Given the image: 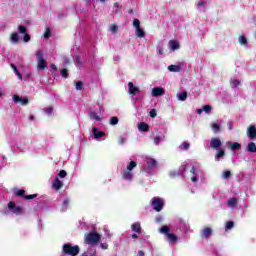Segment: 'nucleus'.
Returning <instances> with one entry per match:
<instances>
[{
	"label": "nucleus",
	"instance_id": "18",
	"mask_svg": "<svg viewBox=\"0 0 256 256\" xmlns=\"http://www.w3.org/2000/svg\"><path fill=\"white\" fill-rule=\"evenodd\" d=\"M122 178L125 179V181H133V172L126 170L122 173Z\"/></svg>",
	"mask_w": 256,
	"mask_h": 256
},
{
	"label": "nucleus",
	"instance_id": "29",
	"mask_svg": "<svg viewBox=\"0 0 256 256\" xmlns=\"http://www.w3.org/2000/svg\"><path fill=\"white\" fill-rule=\"evenodd\" d=\"M11 42L12 43H19V34L17 32H13L11 34Z\"/></svg>",
	"mask_w": 256,
	"mask_h": 256
},
{
	"label": "nucleus",
	"instance_id": "42",
	"mask_svg": "<svg viewBox=\"0 0 256 256\" xmlns=\"http://www.w3.org/2000/svg\"><path fill=\"white\" fill-rule=\"evenodd\" d=\"M76 90L83 91V83L81 81L76 82Z\"/></svg>",
	"mask_w": 256,
	"mask_h": 256
},
{
	"label": "nucleus",
	"instance_id": "3",
	"mask_svg": "<svg viewBox=\"0 0 256 256\" xmlns=\"http://www.w3.org/2000/svg\"><path fill=\"white\" fill-rule=\"evenodd\" d=\"M169 231H171V228H169V226H162L160 228V233H162V235H166L169 243H177V239H178L177 235L173 233H169Z\"/></svg>",
	"mask_w": 256,
	"mask_h": 256
},
{
	"label": "nucleus",
	"instance_id": "49",
	"mask_svg": "<svg viewBox=\"0 0 256 256\" xmlns=\"http://www.w3.org/2000/svg\"><path fill=\"white\" fill-rule=\"evenodd\" d=\"M198 7H207V2L203 0L198 1Z\"/></svg>",
	"mask_w": 256,
	"mask_h": 256
},
{
	"label": "nucleus",
	"instance_id": "37",
	"mask_svg": "<svg viewBox=\"0 0 256 256\" xmlns=\"http://www.w3.org/2000/svg\"><path fill=\"white\" fill-rule=\"evenodd\" d=\"M18 32L21 33L22 35L27 34V27L22 25L18 26Z\"/></svg>",
	"mask_w": 256,
	"mask_h": 256
},
{
	"label": "nucleus",
	"instance_id": "54",
	"mask_svg": "<svg viewBox=\"0 0 256 256\" xmlns=\"http://www.w3.org/2000/svg\"><path fill=\"white\" fill-rule=\"evenodd\" d=\"M118 143H119L120 145H123V143H125V138L120 137L119 140H118Z\"/></svg>",
	"mask_w": 256,
	"mask_h": 256
},
{
	"label": "nucleus",
	"instance_id": "50",
	"mask_svg": "<svg viewBox=\"0 0 256 256\" xmlns=\"http://www.w3.org/2000/svg\"><path fill=\"white\" fill-rule=\"evenodd\" d=\"M161 139H162L161 136H156V137L154 138V143H155V145H159Z\"/></svg>",
	"mask_w": 256,
	"mask_h": 256
},
{
	"label": "nucleus",
	"instance_id": "6",
	"mask_svg": "<svg viewBox=\"0 0 256 256\" xmlns=\"http://www.w3.org/2000/svg\"><path fill=\"white\" fill-rule=\"evenodd\" d=\"M163 199L159 198V197H154L152 199V207L154 209V211H156L157 213H160V211H163Z\"/></svg>",
	"mask_w": 256,
	"mask_h": 256
},
{
	"label": "nucleus",
	"instance_id": "46",
	"mask_svg": "<svg viewBox=\"0 0 256 256\" xmlns=\"http://www.w3.org/2000/svg\"><path fill=\"white\" fill-rule=\"evenodd\" d=\"M23 41H24V43H29V41H31V35H29L27 33L24 34Z\"/></svg>",
	"mask_w": 256,
	"mask_h": 256
},
{
	"label": "nucleus",
	"instance_id": "41",
	"mask_svg": "<svg viewBox=\"0 0 256 256\" xmlns=\"http://www.w3.org/2000/svg\"><path fill=\"white\" fill-rule=\"evenodd\" d=\"M133 26L135 27V29H139L141 27V21H139V19H134L133 20Z\"/></svg>",
	"mask_w": 256,
	"mask_h": 256
},
{
	"label": "nucleus",
	"instance_id": "62",
	"mask_svg": "<svg viewBox=\"0 0 256 256\" xmlns=\"http://www.w3.org/2000/svg\"><path fill=\"white\" fill-rule=\"evenodd\" d=\"M228 125H229L228 129L229 131H231V129H233V122H229Z\"/></svg>",
	"mask_w": 256,
	"mask_h": 256
},
{
	"label": "nucleus",
	"instance_id": "10",
	"mask_svg": "<svg viewBox=\"0 0 256 256\" xmlns=\"http://www.w3.org/2000/svg\"><path fill=\"white\" fill-rule=\"evenodd\" d=\"M223 145V143L221 142V139L219 138H212L210 141V147L212 149H219L221 146Z\"/></svg>",
	"mask_w": 256,
	"mask_h": 256
},
{
	"label": "nucleus",
	"instance_id": "8",
	"mask_svg": "<svg viewBox=\"0 0 256 256\" xmlns=\"http://www.w3.org/2000/svg\"><path fill=\"white\" fill-rule=\"evenodd\" d=\"M211 235H213V229H211V227H205L202 230L200 237H201V239H209V237H211Z\"/></svg>",
	"mask_w": 256,
	"mask_h": 256
},
{
	"label": "nucleus",
	"instance_id": "22",
	"mask_svg": "<svg viewBox=\"0 0 256 256\" xmlns=\"http://www.w3.org/2000/svg\"><path fill=\"white\" fill-rule=\"evenodd\" d=\"M131 229H132V231H134V233H138V235L141 234V224L140 223L136 222V223L132 224Z\"/></svg>",
	"mask_w": 256,
	"mask_h": 256
},
{
	"label": "nucleus",
	"instance_id": "36",
	"mask_svg": "<svg viewBox=\"0 0 256 256\" xmlns=\"http://www.w3.org/2000/svg\"><path fill=\"white\" fill-rule=\"evenodd\" d=\"M60 75L62 77H64V79H68L69 78V72L67 71V68L62 69L61 72H60Z\"/></svg>",
	"mask_w": 256,
	"mask_h": 256
},
{
	"label": "nucleus",
	"instance_id": "16",
	"mask_svg": "<svg viewBox=\"0 0 256 256\" xmlns=\"http://www.w3.org/2000/svg\"><path fill=\"white\" fill-rule=\"evenodd\" d=\"M247 135L249 139H255L256 137V127L251 125L247 130Z\"/></svg>",
	"mask_w": 256,
	"mask_h": 256
},
{
	"label": "nucleus",
	"instance_id": "43",
	"mask_svg": "<svg viewBox=\"0 0 256 256\" xmlns=\"http://www.w3.org/2000/svg\"><path fill=\"white\" fill-rule=\"evenodd\" d=\"M211 109H213V107H211V105H204L203 106V111L205 113H211Z\"/></svg>",
	"mask_w": 256,
	"mask_h": 256
},
{
	"label": "nucleus",
	"instance_id": "15",
	"mask_svg": "<svg viewBox=\"0 0 256 256\" xmlns=\"http://www.w3.org/2000/svg\"><path fill=\"white\" fill-rule=\"evenodd\" d=\"M169 47L172 51H177V49H181V44L177 40H170Z\"/></svg>",
	"mask_w": 256,
	"mask_h": 256
},
{
	"label": "nucleus",
	"instance_id": "13",
	"mask_svg": "<svg viewBox=\"0 0 256 256\" xmlns=\"http://www.w3.org/2000/svg\"><path fill=\"white\" fill-rule=\"evenodd\" d=\"M186 166L183 165L179 170H173L169 173L170 177H179V175H183L185 173Z\"/></svg>",
	"mask_w": 256,
	"mask_h": 256
},
{
	"label": "nucleus",
	"instance_id": "5",
	"mask_svg": "<svg viewBox=\"0 0 256 256\" xmlns=\"http://www.w3.org/2000/svg\"><path fill=\"white\" fill-rule=\"evenodd\" d=\"M7 207H8V210L11 211V213H14V215H23V207L17 206L15 202L10 201Z\"/></svg>",
	"mask_w": 256,
	"mask_h": 256
},
{
	"label": "nucleus",
	"instance_id": "1",
	"mask_svg": "<svg viewBox=\"0 0 256 256\" xmlns=\"http://www.w3.org/2000/svg\"><path fill=\"white\" fill-rule=\"evenodd\" d=\"M81 253L79 245H71V243H65L62 246V255L77 256Z\"/></svg>",
	"mask_w": 256,
	"mask_h": 256
},
{
	"label": "nucleus",
	"instance_id": "61",
	"mask_svg": "<svg viewBox=\"0 0 256 256\" xmlns=\"http://www.w3.org/2000/svg\"><path fill=\"white\" fill-rule=\"evenodd\" d=\"M155 221H156V223H161V221H163V218H161V217H156Z\"/></svg>",
	"mask_w": 256,
	"mask_h": 256
},
{
	"label": "nucleus",
	"instance_id": "31",
	"mask_svg": "<svg viewBox=\"0 0 256 256\" xmlns=\"http://www.w3.org/2000/svg\"><path fill=\"white\" fill-rule=\"evenodd\" d=\"M233 227H235V223L233 221H228V222H226L225 231H229V230L233 229Z\"/></svg>",
	"mask_w": 256,
	"mask_h": 256
},
{
	"label": "nucleus",
	"instance_id": "26",
	"mask_svg": "<svg viewBox=\"0 0 256 256\" xmlns=\"http://www.w3.org/2000/svg\"><path fill=\"white\" fill-rule=\"evenodd\" d=\"M215 159H221V157H225V150L223 149H216Z\"/></svg>",
	"mask_w": 256,
	"mask_h": 256
},
{
	"label": "nucleus",
	"instance_id": "40",
	"mask_svg": "<svg viewBox=\"0 0 256 256\" xmlns=\"http://www.w3.org/2000/svg\"><path fill=\"white\" fill-rule=\"evenodd\" d=\"M51 38V28H46V31L44 32V39H50Z\"/></svg>",
	"mask_w": 256,
	"mask_h": 256
},
{
	"label": "nucleus",
	"instance_id": "20",
	"mask_svg": "<svg viewBox=\"0 0 256 256\" xmlns=\"http://www.w3.org/2000/svg\"><path fill=\"white\" fill-rule=\"evenodd\" d=\"M52 185L56 191H59L63 187V182L56 177Z\"/></svg>",
	"mask_w": 256,
	"mask_h": 256
},
{
	"label": "nucleus",
	"instance_id": "32",
	"mask_svg": "<svg viewBox=\"0 0 256 256\" xmlns=\"http://www.w3.org/2000/svg\"><path fill=\"white\" fill-rule=\"evenodd\" d=\"M90 119H94L95 121H101V117L97 115V112H90Z\"/></svg>",
	"mask_w": 256,
	"mask_h": 256
},
{
	"label": "nucleus",
	"instance_id": "47",
	"mask_svg": "<svg viewBox=\"0 0 256 256\" xmlns=\"http://www.w3.org/2000/svg\"><path fill=\"white\" fill-rule=\"evenodd\" d=\"M150 117H152V119H155V117H157V110L152 109L149 113Z\"/></svg>",
	"mask_w": 256,
	"mask_h": 256
},
{
	"label": "nucleus",
	"instance_id": "27",
	"mask_svg": "<svg viewBox=\"0 0 256 256\" xmlns=\"http://www.w3.org/2000/svg\"><path fill=\"white\" fill-rule=\"evenodd\" d=\"M137 167V162L130 161V163L126 166V171H132Z\"/></svg>",
	"mask_w": 256,
	"mask_h": 256
},
{
	"label": "nucleus",
	"instance_id": "14",
	"mask_svg": "<svg viewBox=\"0 0 256 256\" xmlns=\"http://www.w3.org/2000/svg\"><path fill=\"white\" fill-rule=\"evenodd\" d=\"M13 101L15 103H21V105H29V99L21 98V97H19V95H14L13 96Z\"/></svg>",
	"mask_w": 256,
	"mask_h": 256
},
{
	"label": "nucleus",
	"instance_id": "34",
	"mask_svg": "<svg viewBox=\"0 0 256 256\" xmlns=\"http://www.w3.org/2000/svg\"><path fill=\"white\" fill-rule=\"evenodd\" d=\"M241 84V81L235 79V80H232L230 82V86L232 87V89H235V87H239V85Z\"/></svg>",
	"mask_w": 256,
	"mask_h": 256
},
{
	"label": "nucleus",
	"instance_id": "63",
	"mask_svg": "<svg viewBox=\"0 0 256 256\" xmlns=\"http://www.w3.org/2000/svg\"><path fill=\"white\" fill-rule=\"evenodd\" d=\"M131 237H132V239H138L139 235H137V234H132Z\"/></svg>",
	"mask_w": 256,
	"mask_h": 256
},
{
	"label": "nucleus",
	"instance_id": "24",
	"mask_svg": "<svg viewBox=\"0 0 256 256\" xmlns=\"http://www.w3.org/2000/svg\"><path fill=\"white\" fill-rule=\"evenodd\" d=\"M237 201V198H230L227 202L228 207H230V209L237 207Z\"/></svg>",
	"mask_w": 256,
	"mask_h": 256
},
{
	"label": "nucleus",
	"instance_id": "35",
	"mask_svg": "<svg viewBox=\"0 0 256 256\" xmlns=\"http://www.w3.org/2000/svg\"><path fill=\"white\" fill-rule=\"evenodd\" d=\"M238 41L240 45H247V38L244 35L239 36Z\"/></svg>",
	"mask_w": 256,
	"mask_h": 256
},
{
	"label": "nucleus",
	"instance_id": "60",
	"mask_svg": "<svg viewBox=\"0 0 256 256\" xmlns=\"http://www.w3.org/2000/svg\"><path fill=\"white\" fill-rule=\"evenodd\" d=\"M195 171H197V169L193 166L190 170V173H192V175H195Z\"/></svg>",
	"mask_w": 256,
	"mask_h": 256
},
{
	"label": "nucleus",
	"instance_id": "52",
	"mask_svg": "<svg viewBox=\"0 0 256 256\" xmlns=\"http://www.w3.org/2000/svg\"><path fill=\"white\" fill-rule=\"evenodd\" d=\"M67 205H69V198H66L62 203L63 207H67Z\"/></svg>",
	"mask_w": 256,
	"mask_h": 256
},
{
	"label": "nucleus",
	"instance_id": "51",
	"mask_svg": "<svg viewBox=\"0 0 256 256\" xmlns=\"http://www.w3.org/2000/svg\"><path fill=\"white\" fill-rule=\"evenodd\" d=\"M110 29H111L112 33H117V25H115V24L112 25Z\"/></svg>",
	"mask_w": 256,
	"mask_h": 256
},
{
	"label": "nucleus",
	"instance_id": "33",
	"mask_svg": "<svg viewBox=\"0 0 256 256\" xmlns=\"http://www.w3.org/2000/svg\"><path fill=\"white\" fill-rule=\"evenodd\" d=\"M178 99H179V101H186V100H187V92H186V91L181 92V93L178 95Z\"/></svg>",
	"mask_w": 256,
	"mask_h": 256
},
{
	"label": "nucleus",
	"instance_id": "28",
	"mask_svg": "<svg viewBox=\"0 0 256 256\" xmlns=\"http://www.w3.org/2000/svg\"><path fill=\"white\" fill-rule=\"evenodd\" d=\"M136 37H139L140 39L145 37V31L143 28H136Z\"/></svg>",
	"mask_w": 256,
	"mask_h": 256
},
{
	"label": "nucleus",
	"instance_id": "48",
	"mask_svg": "<svg viewBox=\"0 0 256 256\" xmlns=\"http://www.w3.org/2000/svg\"><path fill=\"white\" fill-rule=\"evenodd\" d=\"M45 114L46 115H52L53 114V107H48L45 109Z\"/></svg>",
	"mask_w": 256,
	"mask_h": 256
},
{
	"label": "nucleus",
	"instance_id": "11",
	"mask_svg": "<svg viewBox=\"0 0 256 256\" xmlns=\"http://www.w3.org/2000/svg\"><path fill=\"white\" fill-rule=\"evenodd\" d=\"M226 146L228 149H231V151H239L241 149V143L238 142H227Z\"/></svg>",
	"mask_w": 256,
	"mask_h": 256
},
{
	"label": "nucleus",
	"instance_id": "59",
	"mask_svg": "<svg viewBox=\"0 0 256 256\" xmlns=\"http://www.w3.org/2000/svg\"><path fill=\"white\" fill-rule=\"evenodd\" d=\"M138 256H145V252L143 250L138 251Z\"/></svg>",
	"mask_w": 256,
	"mask_h": 256
},
{
	"label": "nucleus",
	"instance_id": "21",
	"mask_svg": "<svg viewBox=\"0 0 256 256\" xmlns=\"http://www.w3.org/2000/svg\"><path fill=\"white\" fill-rule=\"evenodd\" d=\"M138 129L139 131H142L144 133H147V131H149V124L145 123V122H140L138 124Z\"/></svg>",
	"mask_w": 256,
	"mask_h": 256
},
{
	"label": "nucleus",
	"instance_id": "19",
	"mask_svg": "<svg viewBox=\"0 0 256 256\" xmlns=\"http://www.w3.org/2000/svg\"><path fill=\"white\" fill-rule=\"evenodd\" d=\"M146 164L148 165V167L150 169H153V167H157V160H155L151 157H147L146 158Z\"/></svg>",
	"mask_w": 256,
	"mask_h": 256
},
{
	"label": "nucleus",
	"instance_id": "56",
	"mask_svg": "<svg viewBox=\"0 0 256 256\" xmlns=\"http://www.w3.org/2000/svg\"><path fill=\"white\" fill-rule=\"evenodd\" d=\"M114 7H115L116 9H121V5L119 4V2H115V3H114Z\"/></svg>",
	"mask_w": 256,
	"mask_h": 256
},
{
	"label": "nucleus",
	"instance_id": "2",
	"mask_svg": "<svg viewBox=\"0 0 256 256\" xmlns=\"http://www.w3.org/2000/svg\"><path fill=\"white\" fill-rule=\"evenodd\" d=\"M36 59L37 68L40 69V71H45V69H47V60H45L43 50L36 51Z\"/></svg>",
	"mask_w": 256,
	"mask_h": 256
},
{
	"label": "nucleus",
	"instance_id": "38",
	"mask_svg": "<svg viewBox=\"0 0 256 256\" xmlns=\"http://www.w3.org/2000/svg\"><path fill=\"white\" fill-rule=\"evenodd\" d=\"M119 123V118L117 116H113L110 118V125H117Z\"/></svg>",
	"mask_w": 256,
	"mask_h": 256
},
{
	"label": "nucleus",
	"instance_id": "58",
	"mask_svg": "<svg viewBox=\"0 0 256 256\" xmlns=\"http://www.w3.org/2000/svg\"><path fill=\"white\" fill-rule=\"evenodd\" d=\"M50 68L53 69V71H57V66L55 64H50Z\"/></svg>",
	"mask_w": 256,
	"mask_h": 256
},
{
	"label": "nucleus",
	"instance_id": "57",
	"mask_svg": "<svg viewBox=\"0 0 256 256\" xmlns=\"http://www.w3.org/2000/svg\"><path fill=\"white\" fill-rule=\"evenodd\" d=\"M17 77H19V79H23V75H21V72H19V70H17V72H15Z\"/></svg>",
	"mask_w": 256,
	"mask_h": 256
},
{
	"label": "nucleus",
	"instance_id": "17",
	"mask_svg": "<svg viewBox=\"0 0 256 256\" xmlns=\"http://www.w3.org/2000/svg\"><path fill=\"white\" fill-rule=\"evenodd\" d=\"M92 133L95 139H101V137H105V132L99 131L97 128L92 129Z\"/></svg>",
	"mask_w": 256,
	"mask_h": 256
},
{
	"label": "nucleus",
	"instance_id": "7",
	"mask_svg": "<svg viewBox=\"0 0 256 256\" xmlns=\"http://www.w3.org/2000/svg\"><path fill=\"white\" fill-rule=\"evenodd\" d=\"M15 197H23V199H26V201H29L31 199H36L38 194H30V195H25V190H17L14 193Z\"/></svg>",
	"mask_w": 256,
	"mask_h": 256
},
{
	"label": "nucleus",
	"instance_id": "45",
	"mask_svg": "<svg viewBox=\"0 0 256 256\" xmlns=\"http://www.w3.org/2000/svg\"><path fill=\"white\" fill-rule=\"evenodd\" d=\"M223 177H224V179H229L231 177V171L225 170L223 172Z\"/></svg>",
	"mask_w": 256,
	"mask_h": 256
},
{
	"label": "nucleus",
	"instance_id": "39",
	"mask_svg": "<svg viewBox=\"0 0 256 256\" xmlns=\"http://www.w3.org/2000/svg\"><path fill=\"white\" fill-rule=\"evenodd\" d=\"M180 147L182 148V151H187L191 147V144L189 142H183Z\"/></svg>",
	"mask_w": 256,
	"mask_h": 256
},
{
	"label": "nucleus",
	"instance_id": "23",
	"mask_svg": "<svg viewBox=\"0 0 256 256\" xmlns=\"http://www.w3.org/2000/svg\"><path fill=\"white\" fill-rule=\"evenodd\" d=\"M168 71H171V73H179V71H181V66L170 65V66H168Z\"/></svg>",
	"mask_w": 256,
	"mask_h": 256
},
{
	"label": "nucleus",
	"instance_id": "53",
	"mask_svg": "<svg viewBox=\"0 0 256 256\" xmlns=\"http://www.w3.org/2000/svg\"><path fill=\"white\" fill-rule=\"evenodd\" d=\"M101 247H102V249H109V244L108 243H102Z\"/></svg>",
	"mask_w": 256,
	"mask_h": 256
},
{
	"label": "nucleus",
	"instance_id": "25",
	"mask_svg": "<svg viewBox=\"0 0 256 256\" xmlns=\"http://www.w3.org/2000/svg\"><path fill=\"white\" fill-rule=\"evenodd\" d=\"M247 151H249V153H256V145H255V142H250V143H248Z\"/></svg>",
	"mask_w": 256,
	"mask_h": 256
},
{
	"label": "nucleus",
	"instance_id": "64",
	"mask_svg": "<svg viewBox=\"0 0 256 256\" xmlns=\"http://www.w3.org/2000/svg\"><path fill=\"white\" fill-rule=\"evenodd\" d=\"M191 181H192L193 183H195V182L197 181V176L192 177V178H191Z\"/></svg>",
	"mask_w": 256,
	"mask_h": 256
},
{
	"label": "nucleus",
	"instance_id": "4",
	"mask_svg": "<svg viewBox=\"0 0 256 256\" xmlns=\"http://www.w3.org/2000/svg\"><path fill=\"white\" fill-rule=\"evenodd\" d=\"M101 241V235L95 232H90L85 236V243L87 245H93V243H99Z\"/></svg>",
	"mask_w": 256,
	"mask_h": 256
},
{
	"label": "nucleus",
	"instance_id": "9",
	"mask_svg": "<svg viewBox=\"0 0 256 256\" xmlns=\"http://www.w3.org/2000/svg\"><path fill=\"white\" fill-rule=\"evenodd\" d=\"M128 92L130 93V95H137L139 93H141V90H139V88H137V86H135V84H133V82H129L128 83Z\"/></svg>",
	"mask_w": 256,
	"mask_h": 256
},
{
	"label": "nucleus",
	"instance_id": "44",
	"mask_svg": "<svg viewBox=\"0 0 256 256\" xmlns=\"http://www.w3.org/2000/svg\"><path fill=\"white\" fill-rule=\"evenodd\" d=\"M58 177H60L61 179H65V177H67V171L61 170V171L58 173Z\"/></svg>",
	"mask_w": 256,
	"mask_h": 256
},
{
	"label": "nucleus",
	"instance_id": "55",
	"mask_svg": "<svg viewBox=\"0 0 256 256\" xmlns=\"http://www.w3.org/2000/svg\"><path fill=\"white\" fill-rule=\"evenodd\" d=\"M10 66H11V68L13 69L14 73H17V71H19V70L17 69V66H15V64H11Z\"/></svg>",
	"mask_w": 256,
	"mask_h": 256
},
{
	"label": "nucleus",
	"instance_id": "12",
	"mask_svg": "<svg viewBox=\"0 0 256 256\" xmlns=\"http://www.w3.org/2000/svg\"><path fill=\"white\" fill-rule=\"evenodd\" d=\"M162 95H165V89L161 87H155L152 89V97H161Z\"/></svg>",
	"mask_w": 256,
	"mask_h": 256
},
{
	"label": "nucleus",
	"instance_id": "30",
	"mask_svg": "<svg viewBox=\"0 0 256 256\" xmlns=\"http://www.w3.org/2000/svg\"><path fill=\"white\" fill-rule=\"evenodd\" d=\"M213 133H220L221 132V126L218 123H213L211 125Z\"/></svg>",
	"mask_w": 256,
	"mask_h": 256
}]
</instances>
